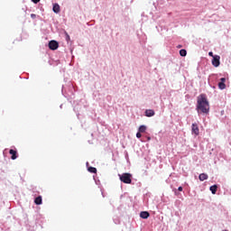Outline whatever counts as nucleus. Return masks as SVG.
<instances>
[{"label":"nucleus","mask_w":231,"mask_h":231,"mask_svg":"<svg viewBox=\"0 0 231 231\" xmlns=\"http://www.w3.org/2000/svg\"><path fill=\"white\" fill-rule=\"evenodd\" d=\"M208 55H209V57H212L213 59H214V57H216V56H214V52L213 51H209Z\"/></svg>","instance_id":"a211bd4d"},{"label":"nucleus","mask_w":231,"mask_h":231,"mask_svg":"<svg viewBox=\"0 0 231 231\" xmlns=\"http://www.w3.org/2000/svg\"><path fill=\"white\" fill-rule=\"evenodd\" d=\"M197 109L199 113H204L205 115H208V111H210V105H208V100L207 99V96L201 94L198 97L197 101Z\"/></svg>","instance_id":"f257e3e1"},{"label":"nucleus","mask_w":231,"mask_h":231,"mask_svg":"<svg viewBox=\"0 0 231 231\" xmlns=\"http://www.w3.org/2000/svg\"><path fill=\"white\" fill-rule=\"evenodd\" d=\"M191 132H192V134H195V136H199V126H198L197 123L192 124Z\"/></svg>","instance_id":"7ed1b4c3"},{"label":"nucleus","mask_w":231,"mask_h":231,"mask_svg":"<svg viewBox=\"0 0 231 231\" xmlns=\"http://www.w3.org/2000/svg\"><path fill=\"white\" fill-rule=\"evenodd\" d=\"M178 190H179L180 192L183 191V187H179V188H178Z\"/></svg>","instance_id":"412c9836"},{"label":"nucleus","mask_w":231,"mask_h":231,"mask_svg":"<svg viewBox=\"0 0 231 231\" xmlns=\"http://www.w3.org/2000/svg\"><path fill=\"white\" fill-rule=\"evenodd\" d=\"M150 214L147 211H142L140 213V217H142L143 219H147L149 217Z\"/></svg>","instance_id":"1a4fd4ad"},{"label":"nucleus","mask_w":231,"mask_h":231,"mask_svg":"<svg viewBox=\"0 0 231 231\" xmlns=\"http://www.w3.org/2000/svg\"><path fill=\"white\" fill-rule=\"evenodd\" d=\"M209 190L212 192V194H216L217 192V185L211 186Z\"/></svg>","instance_id":"ddd939ff"},{"label":"nucleus","mask_w":231,"mask_h":231,"mask_svg":"<svg viewBox=\"0 0 231 231\" xmlns=\"http://www.w3.org/2000/svg\"><path fill=\"white\" fill-rule=\"evenodd\" d=\"M88 172H91L92 174H97V168H95V167H88Z\"/></svg>","instance_id":"4468645a"},{"label":"nucleus","mask_w":231,"mask_h":231,"mask_svg":"<svg viewBox=\"0 0 231 231\" xmlns=\"http://www.w3.org/2000/svg\"><path fill=\"white\" fill-rule=\"evenodd\" d=\"M119 178L123 183L131 184L133 181L131 179L133 178V175H131V173H123L122 175H119Z\"/></svg>","instance_id":"f03ea898"},{"label":"nucleus","mask_w":231,"mask_h":231,"mask_svg":"<svg viewBox=\"0 0 231 231\" xmlns=\"http://www.w3.org/2000/svg\"><path fill=\"white\" fill-rule=\"evenodd\" d=\"M31 17H32V19H36V18H37V14H31Z\"/></svg>","instance_id":"6ab92c4d"},{"label":"nucleus","mask_w":231,"mask_h":231,"mask_svg":"<svg viewBox=\"0 0 231 231\" xmlns=\"http://www.w3.org/2000/svg\"><path fill=\"white\" fill-rule=\"evenodd\" d=\"M32 3H34L35 5H37V3H39L41 0H32Z\"/></svg>","instance_id":"aec40b11"},{"label":"nucleus","mask_w":231,"mask_h":231,"mask_svg":"<svg viewBox=\"0 0 231 231\" xmlns=\"http://www.w3.org/2000/svg\"><path fill=\"white\" fill-rule=\"evenodd\" d=\"M226 82V79L221 78L220 82L218 83L219 89H225L226 88V85L225 84Z\"/></svg>","instance_id":"0eeeda50"},{"label":"nucleus","mask_w":231,"mask_h":231,"mask_svg":"<svg viewBox=\"0 0 231 231\" xmlns=\"http://www.w3.org/2000/svg\"><path fill=\"white\" fill-rule=\"evenodd\" d=\"M54 14H59L60 12V5L59 4H55L52 8Z\"/></svg>","instance_id":"9d476101"},{"label":"nucleus","mask_w":231,"mask_h":231,"mask_svg":"<svg viewBox=\"0 0 231 231\" xmlns=\"http://www.w3.org/2000/svg\"><path fill=\"white\" fill-rule=\"evenodd\" d=\"M50 50L55 51L59 49V42L57 41H51L49 42Z\"/></svg>","instance_id":"39448f33"},{"label":"nucleus","mask_w":231,"mask_h":231,"mask_svg":"<svg viewBox=\"0 0 231 231\" xmlns=\"http://www.w3.org/2000/svg\"><path fill=\"white\" fill-rule=\"evenodd\" d=\"M145 116H148V117L154 116V110H152V109L146 110Z\"/></svg>","instance_id":"9b49d317"},{"label":"nucleus","mask_w":231,"mask_h":231,"mask_svg":"<svg viewBox=\"0 0 231 231\" xmlns=\"http://www.w3.org/2000/svg\"><path fill=\"white\" fill-rule=\"evenodd\" d=\"M223 231H228V230L225 229V230H223Z\"/></svg>","instance_id":"4be33fe9"},{"label":"nucleus","mask_w":231,"mask_h":231,"mask_svg":"<svg viewBox=\"0 0 231 231\" xmlns=\"http://www.w3.org/2000/svg\"><path fill=\"white\" fill-rule=\"evenodd\" d=\"M136 138H142V132L136 134Z\"/></svg>","instance_id":"f3484780"},{"label":"nucleus","mask_w":231,"mask_h":231,"mask_svg":"<svg viewBox=\"0 0 231 231\" xmlns=\"http://www.w3.org/2000/svg\"><path fill=\"white\" fill-rule=\"evenodd\" d=\"M199 180L200 181H205V180H208V175L207 173H201L199 176Z\"/></svg>","instance_id":"6e6552de"},{"label":"nucleus","mask_w":231,"mask_h":231,"mask_svg":"<svg viewBox=\"0 0 231 231\" xmlns=\"http://www.w3.org/2000/svg\"><path fill=\"white\" fill-rule=\"evenodd\" d=\"M9 154H11V160H17V158L19 157V155L17 154V150H9Z\"/></svg>","instance_id":"423d86ee"},{"label":"nucleus","mask_w":231,"mask_h":231,"mask_svg":"<svg viewBox=\"0 0 231 231\" xmlns=\"http://www.w3.org/2000/svg\"><path fill=\"white\" fill-rule=\"evenodd\" d=\"M221 57H219L218 55L213 56L212 64L215 68H219V64H221V62L219 61Z\"/></svg>","instance_id":"20e7f679"},{"label":"nucleus","mask_w":231,"mask_h":231,"mask_svg":"<svg viewBox=\"0 0 231 231\" xmlns=\"http://www.w3.org/2000/svg\"><path fill=\"white\" fill-rule=\"evenodd\" d=\"M139 133H145L147 131V126L145 125H141L138 129Z\"/></svg>","instance_id":"2eb2a0df"},{"label":"nucleus","mask_w":231,"mask_h":231,"mask_svg":"<svg viewBox=\"0 0 231 231\" xmlns=\"http://www.w3.org/2000/svg\"><path fill=\"white\" fill-rule=\"evenodd\" d=\"M35 205H42V197L39 196L34 199Z\"/></svg>","instance_id":"f8f14e48"},{"label":"nucleus","mask_w":231,"mask_h":231,"mask_svg":"<svg viewBox=\"0 0 231 231\" xmlns=\"http://www.w3.org/2000/svg\"><path fill=\"white\" fill-rule=\"evenodd\" d=\"M180 57H187V51L185 49H182L180 51Z\"/></svg>","instance_id":"dca6fc26"}]
</instances>
